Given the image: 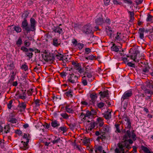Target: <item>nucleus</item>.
<instances>
[{
    "instance_id": "nucleus-51",
    "label": "nucleus",
    "mask_w": 153,
    "mask_h": 153,
    "mask_svg": "<svg viewBox=\"0 0 153 153\" xmlns=\"http://www.w3.org/2000/svg\"><path fill=\"white\" fill-rule=\"evenodd\" d=\"M28 24V23L27 20H23V21L22 22L21 27L22 28L25 26L27 25V24Z\"/></svg>"
},
{
    "instance_id": "nucleus-58",
    "label": "nucleus",
    "mask_w": 153,
    "mask_h": 153,
    "mask_svg": "<svg viewBox=\"0 0 153 153\" xmlns=\"http://www.w3.org/2000/svg\"><path fill=\"white\" fill-rule=\"evenodd\" d=\"M85 72H91V68L88 65L85 67Z\"/></svg>"
},
{
    "instance_id": "nucleus-54",
    "label": "nucleus",
    "mask_w": 153,
    "mask_h": 153,
    "mask_svg": "<svg viewBox=\"0 0 153 153\" xmlns=\"http://www.w3.org/2000/svg\"><path fill=\"white\" fill-rule=\"evenodd\" d=\"M104 105V103L102 102H100L97 103V106L99 108H101L103 107Z\"/></svg>"
},
{
    "instance_id": "nucleus-4",
    "label": "nucleus",
    "mask_w": 153,
    "mask_h": 153,
    "mask_svg": "<svg viewBox=\"0 0 153 153\" xmlns=\"http://www.w3.org/2000/svg\"><path fill=\"white\" fill-rule=\"evenodd\" d=\"M78 77L73 74H70L68 76L67 81L71 83H76L78 82Z\"/></svg>"
},
{
    "instance_id": "nucleus-53",
    "label": "nucleus",
    "mask_w": 153,
    "mask_h": 153,
    "mask_svg": "<svg viewBox=\"0 0 153 153\" xmlns=\"http://www.w3.org/2000/svg\"><path fill=\"white\" fill-rule=\"evenodd\" d=\"M59 129L61 130V131H63V132H65L67 131V129L65 126H63L60 127Z\"/></svg>"
},
{
    "instance_id": "nucleus-3",
    "label": "nucleus",
    "mask_w": 153,
    "mask_h": 153,
    "mask_svg": "<svg viewBox=\"0 0 153 153\" xmlns=\"http://www.w3.org/2000/svg\"><path fill=\"white\" fill-rule=\"evenodd\" d=\"M42 58L46 62L53 60L54 59V56L52 53H51L49 52L45 51L43 54H42Z\"/></svg>"
},
{
    "instance_id": "nucleus-20",
    "label": "nucleus",
    "mask_w": 153,
    "mask_h": 153,
    "mask_svg": "<svg viewBox=\"0 0 153 153\" xmlns=\"http://www.w3.org/2000/svg\"><path fill=\"white\" fill-rule=\"evenodd\" d=\"M111 112L110 111V110L108 111V110L107 112L105 113H104L103 114V117L106 119H109L111 117Z\"/></svg>"
},
{
    "instance_id": "nucleus-42",
    "label": "nucleus",
    "mask_w": 153,
    "mask_h": 153,
    "mask_svg": "<svg viewBox=\"0 0 153 153\" xmlns=\"http://www.w3.org/2000/svg\"><path fill=\"white\" fill-rule=\"evenodd\" d=\"M149 67L147 65H146L142 68L143 71L145 73H148L149 72Z\"/></svg>"
},
{
    "instance_id": "nucleus-16",
    "label": "nucleus",
    "mask_w": 153,
    "mask_h": 153,
    "mask_svg": "<svg viewBox=\"0 0 153 153\" xmlns=\"http://www.w3.org/2000/svg\"><path fill=\"white\" fill-rule=\"evenodd\" d=\"M145 29L143 28H140L138 33L139 34V37L141 39H143L144 38V32Z\"/></svg>"
},
{
    "instance_id": "nucleus-38",
    "label": "nucleus",
    "mask_w": 153,
    "mask_h": 153,
    "mask_svg": "<svg viewBox=\"0 0 153 153\" xmlns=\"http://www.w3.org/2000/svg\"><path fill=\"white\" fill-rule=\"evenodd\" d=\"M147 87L150 89L152 88L153 90V82L151 81L149 82L146 85Z\"/></svg>"
},
{
    "instance_id": "nucleus-23",
    "label": "nucleus",
    "mask_w": 153,
    "mask_h": 153,
    "mask_svg": "<svg viewBox=\"0 0 153 153\" xmlns=\"http://www.w3.org/2000/svg\"><path fill=\"white\" fill-rule=\"evenodd\" d=\"M97 124H99V126L100 127H102V126L104 124V122H103V119L102 118L99 117L97 118Z\"/></svg>"
},
{
    "instance_id": "nucleus-27",
    "label": "nucleus",
    "mask_w": 153,
    "mask_h": 153,
    "mask_svg": "<svg viewBox=\"0 0 153 153\" xmlns=\"http://www.w3.org/2000/svg\"><path fill=\"white\" fill-rule=\"evenodd\" d=\"M53 45L57 47L60 45L57 39L54 38L53 39Z\"/></svg>"
},
{
    "instance_id": "nucleus-25",
    "label": "nucleus",
    "mask_w": 153,
    "mask_h": 153,
    "mask_svg": "<svg viewBox=\"0 0 153 153\" xmlns=\"http://www.w3.org/2000/svg\"><path fill=\"white\" fill-rule=\"evenodd\" d=\"M95 151L96 153H97L98 151H99L100 153L102 152L103 151V148L102 146H95Z\"/></svg>"
},
{
    "instance_id": "nucleus-22",
    "label": "nucleus",
    "mask_w": 153,
    "mask_h": 153,
    "mask_svg": "<svg viewBox=\"0 0 153 153\" xmlns=\"http://www.w3.org/2000/svg\"><path fill=\"white\" fill-rule=\"evenodd\" d=\"M51 124L53 128H57L60 126V124L56 120L52 121Z\"/></svg>"
},
{
    "instance_id": "nucleus-15",
    "label": "nucleus",
    "mask_w": 153,
    "mask_h": 153,
    "mask_svg": "<svg viewBox=\"0 0 153 153\" xmlns=\"http://www.w3.org/2000/svg\"><path fill=\"white\" fill-rule=\"evenodd\" d=\"M90 97L91 98V100H90V102H91V103L94 104L95 103L96 101V99L97 98V94L95 93H93L91 94Z\"/></svg>"
},
{
    "instance_id": "nucleus-43",
    "label": "nucleus",
    "mask_w": 153,
    "mask_h": 153,
    "mask_svg": "<svg viewBox=\"0 0 153 153\" xmlns=\"http://www.w3.org/2000/svg\"><path fill=\"white\" fill-rule=\"evenodd\" d=\"M142 150L146 153H151L149 149L146 147L143 146L142 147Z\"/></svg>"
},
{
    "instance_id": "nucleus-6",
    "label": "nucleus",
    "mask_w": 153,
    "mask_h": 153,
    "mask_svg": "<svg viewBox=\"0 0 153 153\" xmlns=\"http://www.w3.org/2000/svg\"><path fill=\"white\" fill-rule=\"evenodd\" d=\"M23 138L25 139L26 141H21V143H23L24 147H25L26 149L27 148V146L29 142L30 137L29 134H24Z\"/></svg>"
},
{
    "instance_id": "nucleus-62",
    "label": "nucleus",
    "mask_w": 153,
    "mask_h": 153,
    "mask_svg": "<svg viewBox=\"0 0 153 153\" xmlns=\"http://www.w3.org/2000/svg\"><path fill=\"white\" fill-rule=\"evenodd\" d=\"M72 42L75 46H76L78 44L77 41L75 39H74L72 40Z\"/></svg>"
},
{
    "instance_id": "nucleus-39",
    "label": "nucleus",
    "mask_w": 153,
    "mask_h": 153,
    "mask_svg": "<svg viewBox=\"0 0 153 153\" xmlns=\"http://www.w3.org/2000/svg\"><path fill=\"white\" fill-rule=\"evenodd\" d=\"M115 39L116 40L120 41L121 40V33L117 32L115 36Z\"/></svg>"
},
{
    "instance_id": "nucleus-11",
    "label": "nucleus",
    "mask_w": 153,
    "mask_h": 153,
    "mask_svg": "<svg viewBox=\"0 0 153 153\" xmlns=\"http://www.w3.org/2000/svg\"><path fill=\"white\" fill-rule=\"evenodd\" d=\"M30 26L32 31H34L36 30L35 27L36 25L37 22L35 19L32 18L30 19Z\"/></svg>"
},
{
    "instance_id": "nucleus-1",
    "label": "nucleus",
    "mask_w": 153,
    "mask_h": 153,
    "mask_svg": "<svg viewBox=\"0 0 153 153\" xmlns=\"http://www.w3.org/2000/svg\"><path fill=\"white\" fill-rule=\"evenodd\" d=\"M124 120L126 122V128L128 129L126 131V134L124 135V138H127L128 137L129 138L131 137V122L130 118L128 117H126L124 118Z\"/></svg>"
},
{
    "instance_id": "nucleus-21",
    "label": "nucleus",
    "mask_w": 153,
    "mask_h": 153,
    "mask_svg": "<svg viewBox=\"0 0 153 153\" xmlns=\"http://www.w3.org/2000/svg\"><path fill=\"white\" fill-rule=\"evenodd\" d=\"M82 140L84 145L87 146L90 143V140L89 138L85 137L83 139H81Z\"/></svg>"
},
{
    "instance_id": "nucleus-40",
    "label": "nucleus",
    "mask_w": 153,
    "mask_h": 153,
    "mask_svg": "<svg viewBox=\"0 0 153 153\" xmlns=\"http://www.w3.org/2000/svg\"><path fill=\"white\" fill-rule=\"evenodd\" d=\"M7 67L8 68V69L9 70H11L13 69L14 68L13 62H11L9 64H8Z\"/></svg>"
},
{
    "instance_id": "nucleus-26",
    "label": "nucleus",
    "mask_w": 153,
    "mask_h": 153,
    "mask_svg": "<svg viewBox=\"0 0 153 153\" xmlns=\"http://www.w3.org/2000/svg\"><path fill=\"white\" fill-rule=\"evenodd\" d=\"M73 91L71 90L67 91L65 93V94L66 97L71 98L73 96Z\"/></svg>"
},
{
    "instance_id": "nucleus-24",
    "label": "nucleus",
    "mask_w": 153,
    "mask_h": 153,
    "mask_svg": "<svg viewBox=\"0 0 153 153\" xmlns=\"http://www.w3.org/2000/svg\"><path fill=\"white\" fill-rule=\"evenodd\" d=\"M22 28L23 31H26L28 32L30 31H32V30L30 27V26H29L28 25V24H27V25L25 26Z\"/></svg>"
},
{
    "instance_id": "nucleus-7",
    "label": "nucleus",
    "mask_w": 153,
    "mask_h": 153,
    "mask_svg": "<svg viewBox=\"0 0 153 153\" xmlns=\"http://www.w3.org/2000/svg\"><path fill=\"white\" fill-rule=\"evenodd\" d=\"M132 95L131 91V90L127 91H126L123 95L121 98V101H123L125 100L128 99Z\"/></svg>"
},
{
    "instance_id": "nucleus-29",
    "label": "nucleus",
    "mask_w": 153,
    "mask_h": 153,
    "mask_svg": "<svg viewBox=\"0 0 153 153\" xmlns=\"http://www.w3.org/2000/svg\"><path fill=\"white\" fill-rule=\"evenodd\" d=\"M29 14V13L28 12L25 11L21 16V17L24 20H27L26 18L27 17Z\"/></svg>"
},
{
    "instance_id": "nucleus-12",
    "label": "nucleus",
    "mask_w": 153,
    "mask_h": 153,
    "mask_svg": "<svg viewBox=\"0 0 153 153\" xmlns=\"http://www.w3.org/2000/svg\"><path fill=\"white\" fill-rule=\"evenodd\" d=\"M53 32H54L55 33H57L59 34L63 33V30L62 29L60 28L59 26L56 27H54L52 28Z\"/></svg>"
},
{
    "instance_id": "nucleus-14",
    "label": "nucleus",
    "mask_w": 153,
    "mask_h": 153,
    "mask_svg": "<svg viewBox=\"0 0 153 153\" xmlns=\"http://www.w3.org/2000/svg\"><path fill=\"white\" fill-rule=\"evenodd\" d=\"M86 112V113L85 115V117H84L83 119L84 120H87V117L89 119V120H92V119L93 118L92 115H91L90 111L87 110Z\"/></svg>"
},
{
    "instance_id": "nucleus-13",
    "label": "nucleus",
    "mask_w": 153,
    "mask_h": 153,
    "mask_svg": "<svg viewBox=\"0 0 153 153\" xmlns=\"http://www.w3.org/2000/svg\"><path fill=\"white\" fill-rule=\"evenodd\" d=\"M138 52V51H136L133 54L130 56H128L127 55L126 56L128 57H130L131 59H133V60L135 62H139L138 60L136 59L137 52Z\"/></svg>"
},
{
    "instance_id": "nucleus-19",
    "label": "nucleus",
    "mask_w": 153,
    "mask_h": 153,
    "mask_svg": "<svg viewBox=\"0 0 153 153\" xmlns=\"http://www.w3.org/2000/svg\"><path fill=\"white\" fill-rule=\"evenodd\" d=\"M35 49H33V51L29 50L26 53H25V55L29 57V59L32 58L33 56V54L32 52L34 51Z\"/></svg>"
},
{
    "instance_id": "nucleus-18",
    "label": "nucleus",
    "mask_w": 153,
    "mask_h": 153,
    "mask_svg": "<svg viewBox=\"0 0 153 153\" xmlns=\"http://www.w3.org/2000/svg\"><path fill=\"white\" fill-rule=\"evenodd\" d=\"M99 94L100 95L101 97L104 98L105 97H107L108 95L109 94L108 91H104L103 92L101 91L100 92Z\"/></svg>"
},
{
    "instance_id": "nucleus-9",
    "label": "nucleus",
    "mask_w": 153,
    "mask_h": 153,
    "mask_svg": "<svg viewBox=\"0 0 153 153\" xmlns=\"http://www.w3.org/2000/svg\"><path fill=\"white\" fill-rule=\"evenodd\" d=\"M99 16L95 19V22L97 25H102L104 23V21L101 14H99Z\"/></svg>"
},
{
    "instance_id": "nucleus-59",
    "label": "nucleus",
    "mask_w": 153,
    "mask_h": 153,
    "mask_svg": "<svg viewBox=\"0 0 153 153\" xmlns=\"http://www.w3.org/2000/svg\"><path fill=\"white\" fill-rule=\"evenodd\" d=\"M153 16L149 14L147 18L146 19V21L147 22H151L152 20V18Z\"/></svg>"
},
{
    "instance_id": "nucleus-56",
    "label": "nucleus",
    "mask_w": 153,
    "mask_h": 153,
    "mask_svg": "<svg viewBox=\"0 0 153 153\" xmlns=\"http://www.w3.org/2000/svg\"><path fill=\"white\" fill-rule=\"evenodd\" d=\"M77 45L78 48L80 50L82 49L84 47V44L80 43H78Z\"/></svg>"
},
{
    "instance_id": "nucleus-63",
    "label": "nucleus",
    "mask_w": 153,
    "mask_h": 153,
    "mask_svg": "<svg viewBox=\"0 0 153 153\" xmlns=\"http://www.w3.org/2000/svg\"><path fill=\"white\" fill-rule=\"evenodd\" d=\"M16 120L15 118H11L10 119L9 121L13 123H16Z\"/></svg>"
},
{
    "instance_id": "nucleus-28",
    "label": "nucleus",
    "mask_w": 153,
    "mask_h": 153,
    "mask_svg": "<svg viewBox=\"0 0 153 153\" xmlns=\"http://www.w3.org/2000/svg\"><path fill=\"white\" fill-rule=\"evenodd\" d=\"M69 105H66L65 107V109L66 111L69 113H73L74 112V111L73 109L70 107Z\"/></svg>"
},
{
    "instance_id": "nucleus-44",
    "label": "nucleus",
    "mask_w": 153,
    "mask_h": 153,
    "mask_svg": "<svg viewBox=\"0 0 153 153\" xmlns=\"http://www.w3.org/2000/svg\"><path fill=\"white\" fill-rule=\"evenodd\" d=\"M84 75V76H85V77L86 76L88 78H90L92 76V75L91 73V72H85Z\"/></svg>"
},
{
    "instance_id": "nucleus-41",
    "label": "nucleus",
    "mask_w": 153,
    "mask_h": 153,
    "mask_svg": "<svg viewBox=\"0 0 153 153\" xmlns=\"http://www.w3.org/2000/svg\"><path fill=\"white\" fill-rule=\"evenodd\" d=\"M10 127L8 126H5L4 128V133L7 134V133L9 132L10 130Z\"/></svg>"
},
{
    "instance_id": "nucleus-35",
    "label": "nucleus",
    "mask_w": 153,
    "mask_h": 153,
    "mask_svg": "<svg viewBox=\"0 0 153 153\" xmlns=\"http://www.w3.org/2000/svg\"><path fill=\"white\" fill-rule=\"evenodd\" d=\"M134 132V130L132 129L131 130V137H131L134 140H136V135Z\"/></svg>"
},
{
    "instance_id": "nucleus-50",
    "label": "nucleus",
    "mask_w": 153,
    "mask_h": 153,
    "mask_svg": "<svg viewBox=\"0 0 153 153\" xmlns=\"http://www.w3.org/2000/svg\"><path fill=\"white\" fill-rule=\"evenodd\" d=\"M128 138H129L128 137H127V138H124V136H123V139H125L126 140V145L125 146V147L127 149H130L131 148V147L127 143V139Z\"/></svg>"
},
{
    "instance_id": "nucleus-8",
    "label": "nucleus",
    "mask_w": 153,
    "mask_h": 153,
    "mask_svg": "<svg viewBox=\"0 0 153 153\" xmlns=\"http://www.w3.org/2000/svg\"><path fill=\"white\" fill-rule=\"evenodd\" d=\"M87 121L88 123H90L88 125L87 127L89 130L91 131L92 129L94 128L95 126L97 125V123L95 122L92 120H88Z\"/></svg>"
},
{
    "instance_id": "nucleus-55",
    "label": "nucleus",
    "mask_w": 153,
    "mask_h": 153,
    "mask_svg": "<svg viewBox=\"0 0 153 153\" xmlns=\"http://www.w3.org/2000/svg\"><path fill=\"white\" fill-rule=\"evenodd\" d=\"M144 91L146 94H149L151 95H152L153 94L152 91L149 89H146Z\"/></svg>"
},
{
    "instance_id": "nucleus-49",
    "label": "nucleus",
    "mask_w": 153,
    "mask_h": 153,
    "mask_svg": "<svg viewBox=\"0 0 153 153\" xmlns=\"http://www.w3.org/2000/svg\"><path fill=\"white\" fill-rule=\"evenodd\" d=\"M120 124H115V126L116 129V132L117 131V132L118 133H120L121 132V131L120 130Z\"/></svg>"
},
{
    "instance_id": "nucleus-10",
    "label": "nucleus",
    "mask_w": 153,
    "mask_h": 153,
    "mask_svg": "<svg viewBox=\"0 0 153 153\" xmlns=\"http://www.w3.org/2000/svg\"><path fill=\"white\" fill-rule=\"evenodd\" d=\"M105 31L107 35L109 36L110 37H112L114 36V29L111 28L109 26H107L105 28Z\"/></svg>"
},
{
    "instance_id": "nucleus-17",
    "label": "nucleus",
    "mask_w": 153,
    "mask_h": 153,
    "mask_svg": "<svg viewBox=\"0 0 153 153\" xmlns=\"http://www.w3.org/2000/svg\"><path fill=\"white\" fill-rule=\"evenodd\" d=\"M135 102L138 103H140L143 100V98L138 94L135 97Z\"/></svg>"
},
{
    "instance_id": "nucleus-37",
    "label": "nucleus",
    "mask_w": 153,
    "mask_h": 153,
    "mask_svg": "<svg viewBox=\"0 0 153 153\" xmlns=\"http://www.w3.org/2000/svg\"><path fill=\"white\" fill-rule=\"evenodd\" d=\"M74 68L76 70H77L80 74L82 73L83 71L81 68L80 66L79 65H77L76 67H75Z\"/></svg>"
},
{
    "instance_id": "nucleus-5",
    "label": "nucleus",
    "mask_w": 153,
    "mask_h": 153,
    "mask_svg": "<svg viewBox=\"0 0 153 153\" xmlns=\"http://www.w3.org/2000/svg\"><path fill=\"white\" fill-rule=\"evenodd\" d=\"M81 30L84 33L86 34L93 33L91 27L89 25H86L83 26Z\"/></svg>"
},
{
    "instance_id": "nucleus-47",
    "label": "nucleus",
    "mask_w": 153,
    "mask_h": 153,
    "mask_svg": "<svg viewBox=\"0 0 153 153\" xmlns=\"http://www.w3.org/2000/svg\"><path fill=\"white\" fill-rule=\"evenodd\" d=\"M101 133H102L100 135V137H101V139L102 141H103L104 140L105 138V132H102V131H101Z\"/></svg>"
},
{
    "instance_id": "nucleus-60",
    "label": "nucleus",
    "mask_w": 153,
    "mask_h": 153,
    "mask_svg": "<svg viewBox=\"0 0 153 153\" xmlns=\"http://www.w3.org/2000/svg\"><path fill=\"white\" fill-rule=\"evenodd\" d=\"M13 103V100H11L9 102V103L7 105V107L8 108L10 109L12 107V104Z\"/></svg>"
},
{
    "instance_id": "nucleus-36",
    "label": "nucleus",
    "mask_w": 153,
    "mask_h": 153,
    "mask_svg": "<svg viewBox=\"0 0 153 153\" xmlns=\"http://www.w3.org/2000/svg\"><path fill=\"white\" fill-rule=\"evenodd\" d=\"M13 29L17 33L20 32L22 31L21 28L19 26H14Z\"/></svg>"
},
{
    "instance_id": "nucleus-48",
    "label": "nucleus",
    "mask_w": 153,
    "mask_h": 153,
    "mask_svg": "<svg viewBox=\"0 0 153 153\" xmlns=\"http://www.w3.org/2000/svg\"><path fill=\"white\" fill-rule=\"evenodd\" d=\"M21 69L24 70L25 71H27L28 69V66L25 64L22 65L21 66Z\"/></svg>"
},
{
    "instance_id": "nucleus-61",
    "label": "nucleus",
    "mask_w": 153,
    "mask_h": 153,
    "mask_svg": "<svg viewBox=\"0 0 153 153\" xmlns=\"http://www.w3.org/2000/svg\"><path fill=\"white\" fill-rule=\"evenodd\" d=\"M30 45V42L27 40H25L24 42V45L26 47H29Z\"/></svg>"
},
{
    "instance_id": "nucleus-52",
    "label": "nucleus",
    "mask_w": 153,
    "mask_h": 153,
    "mask_svg": "<svg viewBox=\"0 0 153 153\" xmlns=\"http://www.w3.org/2000/svg\"><path fill=\"white\" fill-rule=\"evenodd\" d=\"M103 132H105H105H108V127L107 126L104 125L102 128ZM103 132V131H102Z\"/></svg>"
},
{
    "instance_id": "nucleus-32",
    "label": "nucleus",
    "mask_w": 153,
    "mask_h": 153,
    "mask_svg": "<svg viewBox=\"0 0 153 153\" xmlns=\"http://www.w3.org/2000/svg\"><path fill=\"white\" fill-rule=\"evenodd\" d=\"M54 137L55 138L54 139V140L51 141V142L53 143V144H55L58 143L61 140L59 137H58L56 139V137L54 136Z\"/></svg>"
},
{
    "instance_id": "nucleus-31",
    "label": "nucleus",
    "mask_w": 153,
    "mask_h": 153,
    "mask_svg": "<svg viewBox=\"0 0 153 153\" xmlns=\"http://www.w3.org/2000/svg\"><path fill=\"white\" fill-rule=\"evenodd\" d=\"M21 50L22 51L24 52H25V53H26L29 50L30 51H33V49L32 48H29V49H27L26 47H25V46H22L21 48Z\"/></svg>"
},
{
    "instance_id": "nucleus-46",
    "label": "nucleus",
    "mask_w": 153,
    "mask_h": 153,
    "mask_svg": "<svg viewBox=\"0 0 153 153\" xmlns=\"http://www.w3.org/2000/svg\"><path fill=\"white\" fill-rule=\"evenodd\" d=\"M85 76H84L82 77V82L84 85H87V82L85 79Z\"/></svg>"
},
{
    "instance_id": "nucleus-30",
    "label": "nucleus",
    "mask_w": 153,
    "mask_h": 153,
    "mask_svg": "<svg viewBox=\"0 0 153 153\" xmlns=\"http://www.w3.org/2000/svg\"><path fill=\"white\" fill-rule=\"evenodd\" d=\"M119 48L114 44H113L111 47V50L116 52H118L119 51Z\"/></svg>"
},
{
    "instance_id": "nucleus-45",
    "label": "nucleus",
    "mask_w": 153,
    "mask_h": 153,
    "mask_svg": "<svg viewBox=\"0 0 153 153\" xmlns=\"http://www.w3.org/2000/svg\"><path fill=\"white\" fill-rule=\"evenodd\" d=\"M56 57H57V58L59 60H62L63 55L59 53H58L56 55Z\"/></svg>"
},
{
    "instance_id": "nucleus-33",
    "label": "nucleus",
    "mask_w": 153,
    "mask_h": 153,
    "mask_svg": "<svg viewBox=\"0 0 153 153\" xmlns=\"http://www.w3.org/2000/svg\"><path fill=\"white\" fill-rule=\"evenodd\" d=\"M26 105L24 102H22L21 103H19V106L21 109H25L26 108Z\"/></svg>"
},
{
    "instance_id": "nucleus-34",
    "label": "nucleus",
    "mask_w": 153,
    "mask_h": 153,
    "mask_svg": "<svg viewBox=\"0 0 153 153\" xmlns=\"http://www.w3.org/2000/svg\"><path fill=\"white\" fill-rule=\"evenodd\" d=\"M22 38L21 37H19L17 41H16V44L17 45L18 47L20 46L22 44Z\"/></svg>"
},
{
    "instance_id": "nucleus-64",
    "label": "nucleus",
    "mask_w": 153,
    "mask_h": 153,
    "mask_svg": "<svg viewBox=\"0 0 153 153\" xmlns=\"http://www.w3.org/2000/svg\"><path fill=\"white\" fill-rule=\"evenodd\" d=\"M120 0H113V2L114 4H120L122 3L119 1Z\"/></svg>"
},
{
    "instance_id": "nucleus-2",
    "label": "nucleus",
    "mask_w": 153,
    "mask_h": 153,
    "mask_svg": "<svg viewBox=\"0 0 153 153\" xmlns=\"http://www.w3.org/2000/svg\"><path fill=\"white\" fill-rule=\"evenodd\" d=\"M126 140L124 139V141L119 143L117 144L120 150L118 148H116L114 151L115 153H121V152L122 153H126L124 148L125 147V146L126 145Z\"/></svg>"
},
{
    "instance_id": "nucleus-57",
    "label": "nucleus",
    "mask_w": 153,
    "mask_h": 153,
    "mask_svg": "<svg viewBox=\"0 0 153 153\" xmlns=\"http://www.w3.org/2000/svg\"><path fill=\"white\" fill-rule=\"evenodd\" d=\"M61 116L64 119H67L68 117V115L66 113H62L61 114Z\"/></svg>"
}]
</instances>
